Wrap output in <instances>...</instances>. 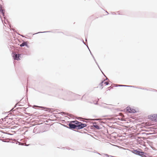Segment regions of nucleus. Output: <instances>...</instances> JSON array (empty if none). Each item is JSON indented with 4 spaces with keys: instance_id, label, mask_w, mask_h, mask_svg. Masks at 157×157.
Instances as JSON below:
<instances>
[{
    "instance_id": "nucleus-1",
    "label": "nucleus",
    "mask_w": 157,
    "mask_h": 157,
    "mask_svg": "<svg viewBox=\"0 0 157 157\" xmlns=\"http://www.w3.org/2000/svg\"><path fill=\"white\" fill-rule=\"evenodd\" d=\"M93 120L91 119H88L87 120V121H85L83 120H81V121L83 122H86L87 124H84L80 122L77 120L71 121L68 124L69 127L66 126L64 124H61L59 123H57L56 124L58 125H62L66 128H85L87 125L89 126L87 128H100L99 124L100 123L99 121L96 122L95 121H91Z\"/></svg>"
},
{
    "instance_id": "nucleus-2",
    "label": "nucleus",
    "mask_w": 157,
    "mask_h": 157,
    "mask_svg": "<svg viewBox=\"0 0 157 157\" xmlns=\"http://www.w3.org/2000/svg\"><path fill=\"white\" fill-rule=\"evenodd\" d=\"M48 128H34L33 132L35 134L42 133L48 131Z\"/></svg>"
},
{
    "instance_id": "nucleus-3",
    "label": "nucleus",
    "mask_w": 157,
    "mask_h": 157,
    "mask_svg": "<svg viewBox=\"0 0 157 157\" xmlns=\"http://www.w3.org/2000/svg\"><path fill=\"white\" fill-rule=\"evenodd\" d=\"M142 151V150L139 148L137 149L132 148L131 150V151L135 155L140 156Z\"/></svg>"
},
{
    "instance_id": "nucleus-4",
    "label": "nucleus",
    "mask_w": 157,
    "mask_h": 157,
    "mask_svg": "<svg viewBox=\"0 0 157 157\" xmlns=\"http://www.w3.org/2000/svg\"><path fill=\"white\" fill-rule=\"evenodd\" d=\"M148 129H152L151 130H150L147 131L143 130L148 132L147 133H145V134L147 135H151L157 133V128H148Z\"/></svg>"
},
{
    "instance_id": "nucleus-5",
    "label": "nucleus",
    "mask_w": 157,
    "mask_h": 157,
    "mask_svg": "<svg viewBox=\"0 0 157 157\" xmlns=\"http://www.w3.org/2000/svg\"><path fill=\"white\" fill-rule=\"evenodd\" d=\"M13 57L14 60H20L21 55L18 54H16L15 53H12Z\"/></svg>"
},
{
    "instance_id": "nucleus-6",
    "label": "nucleus",
    "mask_w": 157,
    "mask_h": 157,
    "mask_svg": "<svg viewBox=\"0 0 157 157\" xmlns=\"http://www.w3.org/2000/svg\"><path fill=\"white\" fill-rule=\"evenodd\" d=\"M69 129H71L73 131H75L76 132H77L82 133H86V132L85 131H83V132H82V130H80L81 129H82L83 128H69ZM84 130H85L87 131V129H86V128H84Z\"/></svg>"
},
{
    "instance_id": "nucleus-7",
    "label": "nucleus",
    "mask_w": 157,
    "mask_h": 157,
    "mask_svg": "<svg viewBox=\"0 0 157 157\" xmlns=\"http://www.w3.org/2000/svg\"><path fill=\"white\" fill-rule=\"evenodd\" d=\"M38 107L41 108L42 109V110H45V111H48L49 113H52L53 112V111L52 110H53L52 109H50L49 108H48L46 107H43V106H36Z\"/></svg>"
},
{
    "instance_id": "nucleus-8",
    "label": "nucleus",
    "mask_w": 157,
    "mask_h": 157,
    "mask_svg": "<svg viewBox=\"0 0 157 157\" xmlns=\"http://www.w3.org/2000/svg\"><path fill=\"white\" fill-rule=\"evenodd\" d=\"M156 115L157 114H154L149 115V118L152 121H156Z\"/></svg>"
},
{
    "instance_id": "nucleus-9",
    "label": "nucleus",
    "mask_w": 157,
    "mask_h": 157,
    "mask_svg": "<svg viewBox=\"0 0 157 157\" xmlns=\"http://www.w3.org/2000/svg\"><path fill=\"white\" fill-rule=\"evenodd\" d=\"M126 110L127 111L130 113H133L136 112V111L135 109H132L129 107H127L126 108Z\"/></svg>"
},
{
    "instance_id": "nucleus-10",
    "label": "nucleus",
    "mask_w": 157,
    "mask_h": 157,
    "mask_svg": "<svg viewBox=\"0 0 157 157\" xmlns=\"http://www.w3.org/2000/svg\"><path fill=\"white\" fill-rule=\"evenodd\" d=\"M5 10L4 9L2 8V6L0 4V13L2 14L4 18L5 17ZM0 17L1 18V16L0 15Z\"/></svg>"
},
{
    "instance_id": "nucleus-11",
    "label": "nucleus",
    "mask_w": 157,
    "mask_h": 157,
    "mask_svg": "<svg viewBox=\"0 0 157 157\" xmlns=\"http://www.w3.org/2000/svg\"><path fill=\"white\" fill-rule=\"evenodd\" d=\"M23 128H19L17 131H16L13 132L16 133H17V134H24V132L22 133V132L23 131Z\"/></svg>"
},
{
    "instance_id": "nucleus-12",
    "label": "nucleus",
    "mask_w": 157,
    "mask_h": 157,
    "mask_svg": "<svg viewBox=\"0 0 157 157\" xmlns=\"http://www.w3.org/2000/svg\"><path fill=\"white\" fill-rule=\"evenodd\" d=\"M147 153L144 152L142 150L141 151L140 156L141 157H147Z\"/></svg>"
},
{
    "instance_id": "nucleus-13",
    "label": "nucleus",
    "mask_w": 157,
    "mask_h": 157,
    "mask_svg": "<svg viewBox=\"0 0 157 157\" xmlns=\"http://www.w3.org/2000/svg\"><path fill=\"white\" fill-rule=\"evenodd\" d=\"M133 138L136 140H138L137 139H141L143 138V140H144L145 139V138L144 137H139V136H133Z\"/></svg>"
},
{
    "instance_id": "nucleus-14",
    "label": "nucleus",
    "mask_w": 157,
    "mask_h": 157,
    "mask_svg": "<svg viewBox=\"0 0 157 157\" xmlns=\"http://www.w3.org/2000/svg\"><path fill=\"white\" fill-rule=\"evenodd\" d=\"M133 134H135V136H138L140 134H145V132H135L133 133Z\"/></svg>"
},
{
    "instance_id": "nucleus-15",
    "label": "nucleus",
    "mask_w": 157,
    "mask_h": 157,
    "mask_svg": "<svg viewBox=\"0 0 157 157\" xmlns=\"http://www.w3.org/2000/svg\"><path fill=\"white\" fill-rule=\"evenodd\" d=\"M27 42V41L24 42L20 44V46L21 47H24L25 46Z\"/></svg>"
},
{
    "instance_id": "nucleus-16",
    "label": "nucleus",
    "mask_w": 157,
    "mask_h": 157,
    "mask_svg": "<svg viewBox=\"0 0 157 157\" xmlns=\"http://www.w3.org/2000/svg\"><path fill=\"white\" fill-rule=\"evenodd\" d=\"M136 141H137V143L140 144V145H142V144L143 143V142H144V141L142 140H137Z\"/></svg>"
},
{
    "instance_id": "nucleus-17",
    "label": "nucleus",
    "mask_w": 157,
    "mask_h": 157,
    "mask_svg": "<svg viewBox=\"0 0 157 157\" xmlns=\"http://www.w3.org/2000/svg\"><path fill=\"white\" fill-rule=\"evenodd\" d=\"M18 145H25V146H29L30 145V144L24 145L22 143L20 142H18Z\"/></svg>"
},
{
    "instance_id": "nucleus-18",
    "label": "nucleus",
    "mask_w": 157,
    "mask_h": 157,
    "mask_svg": "<svg viewBox=\"0 0 157 157\" xmlns=\"http://www.w3.org/2000/svg\"><path fill=\"white\" fill-rule=\"evenodd\" d=\"M59 113L62 115H69V114H67V113H65L64 112H60Z\"/></svg>"
},
{
    "instance_id": "nucleus-19",
    "label": "nucleus",
    "mask_w": 157,
    "mask_h": 157,
    "mask_svg": "<svg viewBox=\"0 0 157 157\" xmlns=\"http://www.w3.org/2000/svg\"><path fill=\"white\" fill-rule=\"evenodd\" d=\"M121 129H122L121 130H123L124 129H126V130H127L128 131H132V129H131V128H121ZM120 130H121V129H120Z\"/></svg>"
},
{
    "instance_id": "nucleus-20",
    "label": "nucleus",
    "mask_w": 157,
    "mask_h": 157,
    "mask_svg": "<svg viewBox=\"0 0 157 157\" xmlns=\"http://www.w3.org/2000/svg\"><path fill=\"white\" fill-rule=\"evenodd\" d=\"M115 86L117 87V86H123V87H126V85H118L116 86Z\"/></svg>"
},
{
    "instance_id": "nucleus-21",
    "label": "nucleus",
    "mask_w": 157,
    "mask_h": 157,
    "mask_svg": "<svg viewBox=\"0 0 157 157\" xmlns=\"http://www.w3.org/2000/svg\"><path fill=\"white\" fill-rule=\"evenodd\" d=\"M148 90H149V91H155L156 92V90H155V89H152V88H150L149 89H148Z\"/></svg>"
},
{
    "instance_id": "nucleus-22",
    "label": "nucleus",
    "mask_w": 157,
    "mask_h": 157,
    "mask_svg": "<svg viewBox=\"0 0 157 157\" xmlns=\"http://www.w3.org/2000/svg\"><path fill=\"white\" fill-rule=\"evenodd\" d=\"M47 32H51V31H45V32H38L37 33H36L34 34H38V33H47ZM33 35H34V34Z\"/></svg>"
},
{
    "instance_id": "nucleus-23",
    "label": "nucleus",
    "mask_w": 157,
    "mask_h": 157,
    "mask_svg": "<svg viewBox=\"0 0 157 157\" xmlns=\"http://www.w3.org/2000/svg\"><path fill=\"white\" fill-rule=\"evenodd\" d=\"M105 81V80H104L102 81L100 84V85L101 86H103V83L104 82V81Z\"/></svg>"
},
{
    "instance_id": "nucleus-24",
    "label": "nucleus",
    "mask_w": 157,
    "mask_h": 157,
    "mask_svg": "<svg viewBox=\"0 0 157 157\" xmlns=\"http://www.w3.org/2000/svg\"><path fill=\"white\" fill-rule=\"evenodd\" d=\"M134 128V129H132V130H133L132 131L133 132H134V130H136V131L139 130V129H138V128Z\"/></svg>"
},
{
    "instance_id": "nucleus-25",
    "label": "nucleus",
    "mask_w": 157,
    "mask_h": 157,
    "mask_svg": "<svg viewBox=\"0 0 157 157\" xmlns=\"http://www.w3.org/2000/svg\"><path fill=\"white\" fill-rule=\"evenodd\" d=\"M66 149H68V150H73L72 149H71V148L69 147H67L66 148Z\"/></svg>"
},
{
    "instance_id": "nucleus-26",
    "label": "nucleus",
    "mask_w": 157,
    "mask_h": 157,
    "mask_svg": "<svg viewBox=\"0 0 157 157\" xmlns=\"http://www.w3.org/2000/svg\"><path fill=\"white\" fill-rule=\"evenodd\" d=\"M102 128H90L91 129L94 130V129H96V130H99Z\"/></svg>"
},
{
    "instance_id": "nucleus-27",
    "label": "nucleus",
    "mask_w": 157,
    "mask_h": 157,
    "mask_svg": "<svg viewBox=\"0 0 157 157\" xmlns=\"http://www.w3.org/2000/svg\"><path fill=\"white\" fill-rule=\"evenodd\" d=\"M0 140H1L2 142H7L6 141V140L4 139H0Z\"/></svg>"
},
{
    "instance_id": "nucleus-28",
    "label": "nucleus",
    "mask_w": 157,
    "mask_h": 157,
    "mask_svg": "<svg viewBox=\"0 0 157 157\" xmlns=\"http://www.w3.org/2000/svg\"><path fill=\"white\" fill-rule=\"evenodd\" d=\"M140 89H141L144 90H148V89H147L146 88H141V87H140Z\"/></svg>"
},
{
    "instance_id": "nucleus-29",
    "label": "nucleus",
    "mask_w": 157,
    "mask_h": 157,
    "mask_svg": "<svg viewBox=\"0 0 157 157\" xmlns=\"http://www.w3.org/2000/svg\"><path fill=\"white\" fill-rule=\"evenodd\" d=\"M104 83L106 85L109 84V83L108 82H105Z\"/></svg>"
},
{
    "instance_id": "nucleus-30",
    "label": "nucleus",
    "mask_w": 157,
    "mask_h": 157,
    "mask_svg": "<svg viewBox=\"0 0 157 157\" xmlns=\"http://www.w3.org/2000/svg\"><path fill=\"white\" fill-rule=\"evenodd\" d=\"M108 88V90H110V89L113 88V87H112L111 86H110Z\"/></svg>"
},
{
    "instance_id": "nucleus-31",
    "label": "nucleus",
    "mask_w": 157,
    "mask_h": 157,
    "mask_svg": "<svg viewBox=\"0 0 157 157\" xmlns=\"http://www.w3.org/2000/svg\"><path fill=\"white\" fill-rule=\"evenodd\" d=\"M26 45H25L27 47V48H29V46L28 45V42L27 43V44H26Z\"/></svg>"
},
{
    "instance_id": "nucleus-32",
    "label": "nucleus",
    "mask_w": 157,
    "mask_h": 157,
    "mask_svg": "<svg viewBox=\"0 0 157 157\" xmlns=\"http://www.w3.org/2000/svg\"><path fill=\"white\" fill-rule=\"evenodd\" d=\"M104 155L108 157H109V155L107 154H104Z\"/></svg>"
},
{
    "instance_id": "nucleus-33",
    "label": "nucleus",
    "mask_w": 157,
    "mask_h": 157,
    "mask_svg": "<svg viewBox=\"0 0 157 157\" xmlns=\"http://www.w3.org/2000/svg\"><path fill=\"white\" fill-rule=\"evenodd\" d=\"M132 86H130V85H126V87H132Z\"/></svg>"
},
{
    "instance_id": "nucleus-34",
    "label": "nucleus",
    "mask_w": 157,
    "mask_h": 157,
    "mask_svg": "<svg viewBox=\"0 0 157 157\" xmlns=\"http://www.w3.org/2000/svg\"><path fill=\"white\" fill-rule=\"evenodd\" d=\"M135 88H137V89H140V87H138V86H136Z\"/></svg>"
},
{
    "instance_id": "nucleus-35",
    "label": "nucleus",
    "mask_w": 157,
    "mask_h": 157,
    "mask_svg": "<svg viewBox=\"0 0 157 157\" xmlns=\"http://www.w3.org/2000/svg\"><path fill=\"white\" fill-rule=\"evenodd\" d=\"M104 107L105 108H109L107 106V105H106L105 106H104Z\"/></svg>"
},
{
    "instance_id": "nucleus-36",
    "label": "nucleus",
    "mask_w": 157,
    "mask_h": 157,
    "mask_svg": "<svg viewBox=\"0 0 157 157\" xmlns=\"http://www.w3.org/2000/svg\"><path fill=\"white\" fill-rule=\"evenodd\" d=\"M92 56V57H93V59H94V61H96V59H95V58L94 57V56Z\"/></svg>"
},
{
    "instance_id": "nucleus-37",
    "label": "nucleus",
    "mask_w": 157,
    "mask_h": 157,
    "mask_svg": "<svg viewBox=\"0 0 157 157\" xmlns=\"http://www.w3.org/2000/svg\"><path fill=\"white\" fill-rule=\"evenodd\" d=\"M17 103L16 104H15V105H14V106L13 107V108H14L17 106Z\"/></svg>"
},
{
    "instance_id": "nucleus-38",
    "label": "nucleus",
    "mask_w": 157,
    "mask_h": 157,
    "mask_svg": "<svg viewBox=\"0 0 157 157\" xmlns=\"http://www.w3.org/2000/svg\"><path fill=\"white\" fill-rule=\"evenodd\" d=\"M90 54L92 56H93V54L90 51Z\"/></svg>"
},
{
    "instance_id": "nucleus-39",
    "label": "nucleus",
    "mask_w": 157,
    "mask_h": 157,
    "mask_svg": "<svg viewBox=\"0 0 157 157\" xmlns=\"http://www.w3.org/2000/svg\"><path fill=\"white\" fill-rule=\"evenodd\" d=\"M17 126H13V127H12L11 128H17Z\"/></svg>"
},
{
    "instance_id": "nucleus-40",
    "label": "nucleus",
    "mask_w": 157,
    "mask_h": 157,
    "mask_svg": "<svg viewBox=\"0 0 157 157\" xmlns=\"http://www.w3.org/2000/svg\"><path fill=\"white\" fill-rule=\"evenodd\" d=\"M112 13V14H113H113H114V15L116 14V13L114 12Z\"/></svg>"
},
{
    "instance_id": "nucleus-41",
    "label": "nucleus",
    "mask_w": 157,
    "mask_h": 157,
    "mask_svg": "<svg viewBox=\"0 0 157 157\" xmlns=\"http://www.w3.org/2000/svg\"><path fill=\"white\" fill-rule=\"evenodd\" d=\"M95 63H96V64H97V66L98 65V63L96 61H95Z\"/></svg>"
},
{
    "instance_id": "nucleus-42",
    "label": "nucleus",
    "mask_w": 157,
    "mask_h": 157,
    "mask_svg": "<svg viewBox=\"0 0 157 157\" xmlns=\"http://www.w3.org/2000/svg\"><path fill=\"white\" fill-rule=\"evenodd\" d=\"M95 63H96V64H97V66L98 65V63L96 61H95Z\"/></svg>"
},
{
    "instance_id": "nucleus-43",
    "label": "nucleus",
    "mask_w": 157,
    "mask_h": 157,
    "mask_svg": "<svg viewBox=\"0 0 157 157\" xmlns=\"http://www.w3.org/2000/svg\"><path fill=\"white\" fill-rule=\"evenodd\" d=\"M136 86H132V87L135 88Z\"/></svg>"
},
{
    "instance_id": "nucleus-44",
    "label": "nucleus",
    "mask_w": 157,
    "mask_h": 157,
    "mask_svg": "<svg viewBox=\"0 0 157 157\" xmlns=\"http://www.w3.org/2000/svg\"><path fill=\"white\" fill-rule=\"evenodd\" d=\"M86 45V46L88 48V49L89 50V51H90V49H89V47H88V46L87 45Z\"/></svg>"
},
{
    "instance_id": "nucleus-45",
    "label": "nucleus",
    "mask_w": 157,
    "mask_h": 157,
    "mask_svg": "<svg viewBox=\"0 0 157 157\" xmlns=\"http://www.w3.org/2000/svg\"><path fill=\"white\" fill-rule=\"evenodd\" d=\"M82 42H83V44H85V45H86V44H85V43L84 42V40H82Z\"/></svg>"
},
{
    "instance_id": "nucleus-46",
    "label": "nucleus",
    "mask_w": 157,
    "mask_h": 157,
    "mask_svg": "<svg viewBox=\"0 0 157 157\" xmlns=\"http://www.w3.org/2000/svg\"><path fill=\"white\" fill-rule=\"evenodd\" d=\"M13 109H14V108H12V109L11 110H10V111H13Z\"/></svg>"
},
{
    "instance_id": "nucleus-47",
    "label": "nucleus",
    "mask_w": 157,
    "mask_h": 157,
    "mask_svg": "<svg viewBox=\"0 0 157 157\" xmlns=\"http://www.w3.org/2000/svg\"><path fill=\"white\" fill-rule=\"evenodd\" d=\"M105 80H109L108 78H107V77L105 79Z\"/></svg>"
},
{
    "instance_id": "nucleus-48",
    "label": "nucleus",
    "mask_w": 157,
    "mask_h": 157,
    "mask_svg": "<svg viewBox=\"0 0 157 157\" xmlns=\"http://www.w3.org/2000/svg\"><path fill=\"white\" fill-rule=\"evenodd\" d=\"M66 147H63L62 148V149H66Z\"/></svg>"
},
{
    "instance_id": "nucleus-49",
    "label": "nucleus",
    "mask_w": 157,
    "mask_h": 157,
    "mask_svg": "<svg viewBox=\"0 0 157 157\" xmlns=\"http://www.w3.org/2000/svg\"><path fill=\"white\" fill-rule=\"evenodd\" d=\"M156 121H157V114L156 115Z\"/></svg>"
},
{
    "instance_id": "nucleus-50",
    "label": "nucleus",
    "mask_w": 157,
    "mask_h": 157,
    "mask_svg": "<svg viewBox=\"0 0 157 157\" xmlns=\"http://www.w3.org/2000/svg\"><path fill=\"white\" fill-rule=\"evenodd\" d=\"M118 147H119V148H123L122 147H120V146H118Z\"/></svg>"
},
{
    "instance_id": "nucleus-51",
    "label": "nucleus",
    "mask_w": 157,
    "mask_h": 157,
    "mask_svg": "<svg viewBox=\"0 0 157 157\" xmlns=\"http://www.w3.org/2000/svg\"><path fill=\"white\" fill-rule=\"evenodd\" d=\"M23 128H29V127H28L25 126V127H24Z\"/></svg>"
},
{
    "instance_id": "nucleus-52",
    "label": "nucleus",
    "mask_w": 157,
    "mask_h": 157,
    "mask_svg": "<svg viewBox=\"0 0 157 157\" xmlns=\"http://www.w3.org/2000/svg\"><path fill=\"white\" fill-rule=\"evenodd\" d=\"M18 34V35H20V34ZM21 35V36H22L23 37H24V36H23V35Z\"/></svg>"
},
{
    "instance_id": "nucleus-53",
    "label": "nucleus",
    "mask_w": 157,
    "mask_h": 157,
    "mask_svg": "<svg viewBox=\"0 0 157 157\" xmlns=\"http://www.w3.org/2000/svg\"><path fill=\"white\" fill-rule=\"evenodd\" d=\"M140 128H143V127H142L140 126ZM143 128H146V127L145 126H144Z\"/></svg>"
},
{
    "instance_id": "nucleus-54",
    "label": "nucleus",
    "mask_w": 157,
    "mask_h": 157,
    "mask_svg": "<svg viewBox=\"0 0 157 157\" xmlns=\"http://www.w3.org/2000/svg\"><path fill=\"white\" fill-rule=\"evenodd\" d=\"M98 67L100 69V70H101V69H100V67H99V65H98Z\"/></svg>"
},
{
    "instance_id": "nucleus-55",
    "label": "nucleus",
    "mask_w": 157,
    "mask_h": 157,
    "mask_svg": "<svg viewBox=\"0 0 157 157\" xmlns=\"http://www.w3.org/2000/svg\"><path fill=\"white\" fill-rule=\"evenodd\" d=\"M149 128H154V127L152 126V127H149Z\"/></svg>"
},
{
    "instance_id": "nucleus-56",
    "label": "nucleus",
    "mask_w": 157,
    "mask_h": 157,
    "mask_svg": "<svg viewBox=\"0 0 157 157\" xmlns=\"http://www.w3.org/2000/svg\"><path fill=\"white\" fill-rule=\"evenodd\" d=\"M102 73L103 74L104 76H105V77H106V76L104 74V73L102 72Z\"/></svg>"
},
{
    "instance_id": "nucleus-57",
    "label": "nucleus",
    "mask_w": 157,
    "mask_h": 157,
    "mask_svg": "<svg viewBox=\"0 0 157 157\" xmlns=\"http://www.w3.org/2000/svg\"><path fill=\"white\" fill-rule=\"evenodd\" d=\"M115 129H119V128H115Z\"/></svg>"
},
{
    "instance_id": "nucleus-58",
    "label": "nucleus",
    "mask_w": 157,
    "mask_h": 157,
    "mask_svg": "<svg viewBox=\"0 0 157 157\" xmlns=\"http://www.w3.org/2000/svg\"><path fill=\"white\" fill-rule=\"evenodd\" d=\"M106 12L108 13V14H109V13L107 11H106Z\"/></svg>"
},
{
    "instance_id": "nucleus-59",
    "label": "nucleus",
    "mask_w": 157,
    "mask_h": 157,
    "mask_svg": "<svg viewBox=\"0 0 157 157\" xmlns=\"http://www.w3.org/2000/svg\"><path fill=\"white\" fill-rule=\"evenodd\" d=\"M125 128H128L127 126H125Z\"/></svg>"
},
{
    "instance_id": "nucleus-60",
    "label": "nucleus",
    "mask_w": 157,
    "mask_h": 157,
    "mask_svg": "<svg viewBox=\"0 0 157 157\" xmlns=\"http://www.w3.org/2000/svg\"><path fill=\"white\" fill-rule=\"evenodd\" d=\"M11 129H15V128H10Z\"/></svg>"
},
{
    "instance_id": "nucleus-61",
    "label": "nucleus",
    "mask_w": 157,
    "mask_h": 157,
    "mask_svg": "<svg viewBox=\"0 0 157 157\" xmlns=\"http://www.w3.org/2000/svg\"><path fill=\"white\" fill-rule=\"evenodd\" d=\"M103 87H101V89H103Z\"/></svg>"
},
{
    "instance_id": "nucleus-62",
    "label": "nucleus",
    "mask_w": 157,
    "mask_h": 157,
    "mask_svg": "<svg viewBox=\"0 0 157 157\" xmlns=\"http://www.w3.org/2000/svg\"><path fill=\"white\" fill-rule=\"evenodd\" d=\"M109 128H113V127L112 126H110V127H109Z\"/></svg>"
},
{
    "instance_id": "nucleus-63",
    "label": "nucleus",
    "mask_w": 157,
    "mask_h": 157,
    "mask_svg": "<svg viewBox=\"0 0 157 157\" xmlns=\"http://www.w3.org/2000/svg\"><path fill=\"white\" fill-rule=\"evenodd\" d=\"M13 31H15L13 29Z\"/></svg>"
},
{
    "instance_id": "nucleus-64",
    "label": "nucleus",
    "mask_w": 157,
    "mask_h": 157,
    "mask_svg": "<svg viewBox=\"0 0 157 157\" xmlns=\"http://www.w3.org/2000/svg\"><path fill=\"white\" fill-rule=\"evenodd\" d=\"M98 153V154H99V155H100V154L99 153Z\"/></svg>"
}]
</instances>
